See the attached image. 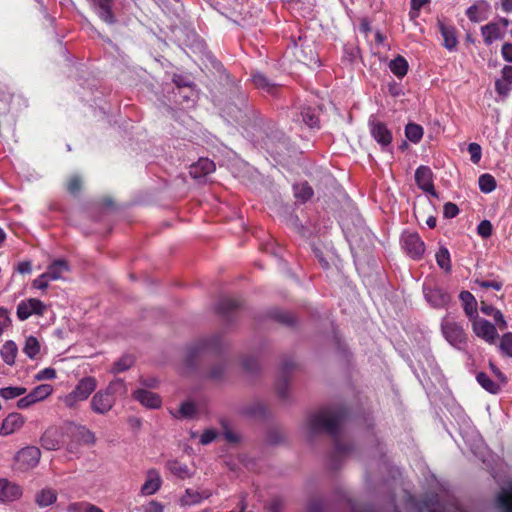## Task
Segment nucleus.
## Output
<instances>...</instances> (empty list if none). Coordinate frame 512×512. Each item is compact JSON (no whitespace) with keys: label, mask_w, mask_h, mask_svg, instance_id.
<instances>
[{"label":"nucleus","mask_w":512,"mask_h":512,"mask_svg":"<svg viewBox=\"0 0 512 512\" xmlns=\"http://www.w3.org/2000/svg\"><path fill=\"white\" fill-rule=\"evenodd\" d=\"M346 415L347 410L343 406L327 407L311 413L304 423V429L310 437L321 432H326L333 437L335 441L331 464L333 468L337 467L338 459L351 451V446L339 438L340 427Z\"/></svg>","instance_id":"1"},{"label":"nucleus","mask_w":512,"mask_h":512,"mask_svg":"<svg viewBox=\"0 0 512 512\" xmlns=\"http://www.w3.org/2000/svg\"><path fill=\"white\" fill-rule=\"evenodd\" d=\"M223 347L224 340L221 334H214L210 337L200 339L188 348L186 355L187 364L193 366L194 360L202 353H219Z\"/></svg>","instance_id":"2"},{"label":"nucleus","mask_w":512,"mask_h":512,"mask_svg":"<svg viewBox=\"0 0 512 512\" xmlns=\"http://www.w3.org/2000/svg\"><path fill=\"white\" fill-rule=\"evenodd\" d=\"M440 327L443 337L451 346L459 350L464 349L467 343V334L460 323L449 316H445Z\"/></svg>","instance_id":"3"},{"label":"nucleus","mask_w":512,"mask_h":512,"mask_svg":"<svg viewBox=\"0 0 512 512\" xmlns=\"http://www.w3.org/2000/svg\"><path fill=\"white\" fill-rule=\"evenodd\" d=\"M97 387L96 379L93 377L82 378L75 388L63 397L64 404L70 409H76L79 402L85 401Z\"/></svg>","instance_id":"4"},{"label":"nucleus","mask_w":512,"mask_h":512,"mask_svg":"<svg viewBox=\"0 0 512 512\" xmlns=\"http://www.w3.org/2000/svg\"><path fill=\"white\" fill-rule=\"evenodd\" d=\"M368 127L373 139L381 146L383 151H388L391 146L393 135L385 123L371 115L368 120Z\"/></svg>","instance_id":"5"},{"label":"nucleus","mask_w":512,"mask_h":512,"mask_svg":"<svg viewBox=\"0 0 512 512\" xmlns=\"http://www.w3.org/2000/svg\"><path fill=\"white\" fill-rule=\"evenodd\" d=\"M41 458V451L35 446H27L19 450L14 459L20 470H29L36 467Z\"/></svg>","instance_id":"6"},{"label":"nucleus","mask_w":512,"mask_h":512,"mask_svg":"<svg viewBox=\"0 0 512 512\" xmlns=\"http://www.w3.org/2000/svg\"><path fill=\"white\" fill-rule=\"evenodd\" d=\"M404 251L413 259H421L425 252V244L417 233L404 232L401 236Z\"/></svg>","instance_id":"7"},{"label":"nucleus","mask_w":512,"mask_h":512,"mask_svg":"<svg viewBox=\"0 0 512 512\" xmlns=\"http://www.w3.org/2000/svg\"><path fill=\"white\" fill-rule=\"evenodd\" d=\"M475 335L486 343L493 345L499 338L497 327L484 318H475L472 322Z\"/></svg>","instance_id":"8"},{"label":"nucleus","mask_w":512,"mask_h":512,"mask_svg":"<svg viewBox=\"0 0 512 512\" xmlns=\"http://www.w3.org/2000/svg\"><path fill=\"white\" fill-rule=\"evenodd\" d=\"M423 293L427 302L434 308H443L450 302V295L434 283L425 282Z\"/></svg>","instance_id":"9"},{"label":"nucleus","mask_w":512,"mask_h":512,"mask_svg":"<svg viewBox=\"0 0 512 512\" xmlns=\"http://www.w3.org/2000/svg\"><path fill=\"white\" fill-rule=\"evenodd\" d=\"M116 401L104 389L97 391L91 401L90 407L93 412L99 415L107 414L115 405Z\"/></svg>","instance_id":"10"},{"label":"nucleus","mask_w":512,"mask_h":512,"mask_svg":"<svg viewBox=\"0 0 512 512\" xmlns=\"http://www.w3.org/2000/svg\"><path fill=\"white\" fill-rule=\"evenodd\" d=\"M67 433L77 442L84 445H94L96 436L94 432L84 425L69 423L66 427Z\"/></svg>","instance_id":"11"},{"label":"nucleus","mask_w":512,"mask_h":512,"mask_svg":"<svg viewBox=\"0 0 512 512\" xmlns=\"http://www.w3.org/2000/svg\"><path fill=\"white\" fill-rule=\"evenodd\" d=\"M415 181L417 186L426 193L433 197H438V193L433 185V173L428 166L421 165L416 169Z\"/></svg>","instance_id":"12"},{"label":"nucleus","mask_w":512,"mask_h":512,"mask_svg":"<svg viewBox=\"0 0 512 512\" xmlns=\"http://www.w3.org/2000/svg\"><path fill=\"white\" fill-rule=\"evenodd\" d=\"M22 495L21 487L9 481L8 479H0V502H12L18 500Z\"/></svg>","instance_id":"13"},{"label":"nucleus","mask_w":512,"mask_h":512,"mask_svg":"<svg viewBox=\"0 0 512 512\" xmlns=\"http://www.w3.org/2000/svg\"><path fill=\"white\" fill-rule=\"evenodd\" d=\"M24 424V417L16 412L10 413L2 422L0 427V435L8 436L18 429H20Z\"/></svg>","instance_id":"14"},{"label":"nucleus","mask_w":512,"mask_h":512,"mask_svg":"<svg viewBox=\"0 0 512 512\" xmlns=\"http://www.w3.org/2000/svg\"><path fill=\"white\" fill-rule=\"evenodd\" d=\"M133 397L143 406L150 409H156L161 406V398L159 395L145 389H138L134 391Z\"/></svg>","instance_id":"15"},{"label":"nucleus","mask_w":512,"mask_h":512,"mask_svg":"<svg viewBox=\"0 0 512 512\" xmlns=\"http://www.w3.org/2000/svg\"><path fill=\"white\" fill-rule=\"evenodd\" d=\"M215 171V164L208 158H200L195 164L190 166L189 173L195 179H201Z\"/></svg>","instance_id":"16"},{"label":"nucleus","mask_w":512,"mask_h":512,"mask_svg":"<svg viewBox=\"0 0 512 512\" xmlns=\"http://www.w3.org/2000/svg\"><path fill=\"white\" fill-rule=\"evenodd\" d=\"M481 33L484 38V42L487 45H491L496 40H502L505 36L503 28L500 23L491 22L481 27Z\"/></svg>","instance_id":"17"},{"label":"nucleus","mask_w":512,"mask_h":512,"mask_svg":"<svg viewBox=\"0 0 512 512\" xmlns=\"http://www.w3.org/2000/svg\"><path fill=\"white\" fill-rule=\"evenodd\" d=\"M161 477L155 469H150L147 472V479L141 487V494L148 496L155 494L161 487Z\"/></svg>","instance_id":"18"},{"label":"nucleus","mask_w":512,"mask_h":512,"mask_svg":"<svg viewBox=\"0 0 512 512\" xmlns=\"http://www.w3.org/2000/svg\"><path fill=\"white\" fill-rule=\"evenodd\" d=\"M111 4L112 0H94L97 15L108 24H113L115 22V17L111 10Z\"/></svg>","instance_id":"19"},{"label":"nucleus","mask_w":512,"mask_h":512,"mask_svg":"<svg viewBox=\"0 0 512 512\" xmlns=\"http://www.w3.org/2000/svg\"><path fill=\"white\" fill-rule=\"evenodd\" d=\"M212 493L209 490L196 491L187 489L185 495L181 498L183 505H195L204 499H208Z\"/></svg>","instance_id":"20"},{"label":"nucleus","mask_w":512,"mask_h":512,"mask_svg":"<svg viewBox=\"0 0 512 512\" xmlns=\"http://www.w3.org/2000/svg\"><path fill=\"white\" fill-rule=\"evenodd\" d=\"M69 271V265L65 260L58 259L53 261L47 268L46 274L51 281L61 279L63 273Z\"/></svg>","instance_id":"21"},{"label":"nucleus","mask_w":512,"mask_h":512,"mask_svg":"<svg viewBox=\"0 0 512 512\" xmlns=\"http://www.w3.org/2000/svg\"><path fill=\"white\" fill-rule=\"evenodd\" d=\"M500 512H512V484L502 488L497 497Z\"/></svg>","instance_id":"22"},{"label":"nucleus","mask_w":512,"mask_h":512,"mask_svg":"<svg viewBox=\"0 0 512 512\" xmlns=\"http://www.w3.org/2000/svg\"><path fill=\"white\" fill-rule=\"evenodd\" d=\"M241 414L254 418H264L267 415V407L264 403L256 401L243 406Z\"/></svg>","instance_id":"23"},{"label":"nucleus","mask_w":512,"mask_h":512,"mask_svg":"<svg viewBox=\"0 0 512 512\" xmlns=\"http://www.w3.org/2000/svg\"><path fill=\"white\" fill-rule=\"evenodd\" d=\"M460 299L463 302L464 311L470 319H475L477 314V302L475 297L469 291H462Z\"/></svg>","instance_id":"24"},{"label":"nucleus","mask_w":512,"mask_h":512,"mask_svg":"<svg viewBox=\"0 0 512 512\" xmlns=\"http://www.w3.org/2000/svg\"><path fill=\"white\" fill-rule=\"evenodd\" d=\"M18 353V347L15 342L7 341L1 348L0 356L7 365H13Z\"/></svg>","instance_id":"25"},{"label":"nucleus","mask_w":512,"mask_h":512,"mask_svg":"<svg viewBox=\"0 0 512 512\" xmlns=\"http://www.w3.org/2000/svg\"><path fill=\"white\" fill-rule=\"evenodd\" d=\"M116 401L118 397H124L127 394V386L125 382L117 378L109 383L104 389Z\"/></svg>","instance_id":"26"},{"label":"nucleus","mask_w":512,"mask_h":512,"mask_svg":"<svg viewBox=\"0 0 512 512\" xmlns=\"http://www.w3.org/2000/svg\"><path fill=\"white\" fill-rule=\"evenodd\" d=\"M253 84L262 90H265L269 93H273L277 89V85L272 83L265 75L260 72H255L252 74Z\"/></svg>","instance_id":"27"},{"label":"nucleus","mask_w":512,"mask_h":512,"mask_svg":"<svg viewBox=\"0 0 512 512\" xmlns=\"http://www.w3.org/2000/svg\"><path fill=\"white\" fill-rule=\"evenodd\" d=\"M57 499V493L51 488L42 489L36 495V503L41 507H46L53 504Z\"/></svg>","instance_id":"28"},{"label":"nucleus","mask_w":512,"mask_h":512,"mask_svg":"<svg viewBox=\"0 0 512 512\" xmlns=\"http://www.w3.org/2000/svg\"><path fill=\"white\" fill-rule=\"evenodd\" d=\"M477 382L481 385L483 389L492 394H497L500 390V386L498 383L493 381L486 373L479 372L476 376Z\"/></svg>","instance_id":"29"},{"label":"nucleus","mask_w":512,"mask_h":512,"mask_svg":"<svg viewBox=\"0 0 512 512\" xmlns=\"http://www.w3.org/2000/svg\"><path fill=\"white\" fill-rule=\"evenodd\" d=\"M390 70L397 77H404L408 71V62L402 56H397L395 59L391 60L389 64Z\"/></svg>","instance_id":"30"},{"label":"nucleus","mask_w":512,"mask_h":512,"mask_svg":"<svg viewBox=\"0 0 512 512\" xmlns=\"http://www.w3.org/2000/svg\"><path fill=\"white\" fill-rule=\"evenodd\" d=\"M440 32L444 38V46L452 50L457 45V38L453 27L440 24Z\"/></svg>","instance_id":"31"},{"label":"nucleus","mask_w":512,"mask_h":512,"mask_svg":"<svg viewBox=\"0 0 512 512\" xmlns=\"http://www.w3.org/2000/svg\"><path fill=\"white\" fill-rule=\"evenodd\" d=\"M487 6H488L487 3L484 1H482L479 4H474L470 7H468V9L466 10V15L470 21L476 22V23L480 22L484 19V17L482 16V13L486 10Z\"/></svg>","instance_id":"32"},{"label":"nucleus","mask_w":512,"mask_h":512,"mask_svg":"<svg viewBox=\"0 0 512 512\" xmlns=\"http://www.w3.org/2000/svg\"><path fill=\"white\" fill-rule=\"evenodd\" d=\"M405 136L413 143H418L423 137L422 126L416 123H408L405 127Z\"/></svg>","instance_id":"33"},{"label":"nucleus","mask_w":512,"mask_h":512,"mask_svg":"<svg viewBox=\"0 0 512 512\" xmlns=\"http://www.w3.org/2000/svg\"><path fill=\"white\" fill-rule=\"evenodd\" d=\"M435 257L436 262L441 269H443L446 272L451 271L450 253L446 247L441 246L437 251Z\"/></svg>","instance_id":"34"},{"label":"nucleus","mask_w":512,"mask_h":512,"mask_svg":"<svg viewBox=\"0 0 512 512\" xmlns=\"http://www.w3.org/2000/svg\"><path fill=\"white\" fill-rule=\"evenodd\" d=\"M301 119H298V121H302L304 124H306L310 128H314L318 126V116L314 109L311 107H305L300 112Z\"/></svg>","instance_id":"35"},{"label":"nucleus","mask_w":512,"mask_h":512,"mask_svg":"<svg viewBox=\"0 0 512 512\" xmlns=\"http://www.w3.org/2000/svg\"><path fill=\"white\" fill-rule=\"evenodd\" d=\"M295 197L302 201L306 202L313 196V189L308 183H299L293 186Z\"/></svg>","instance_id":"36"},{"label":"nucleus","mask_w":512,"mask_h":512,"mask_svg":"<svg viewBox=\"0 0 512 512\" xmlns=\"http://www.w3.org/2000/svg\"><path fill=\"white\" fill-rule=\"evenodd\" d=\"M41 446L46 450H56L59 448V441L55 436L54 430H47L42 435L41 439Z\"/></svg>","instance_id":"37"},{"label":"nucleus","mask_w":512,"mask_h":512,"mask_svg":"<svg viewBox=\"0 0 512 512\" xmlns=\"http://www.w3.org/2000/svg\"><path fill=\"white\" fill-rule=\"evenodd\" d=\"M23 352L31 359L35 358L40 352V343L34 336H29L25 340Z\"/></svg>","instance_id":"38"},{"label":"nucleus","mask_w":512,"mask_h":512,"mask_svg":"<svg viewBox=\"0 0 512 512\" xmlns=\"http://www.w3.org/2000/svg\"><path fill=\"white\" fill-rule=\"evenodd\" d=\"M53 391V387L50 384H41L35 387L29 394L37 403L47 398Z\"/></svg>","instance_id":"39"},{"label":"nucleus","mask_w":512,"mask_h":512,"mask_svg":"<svg viewBox=\"0 0 512 512\" xmlns=\"http://www.w3.org/2000/svg\"><path fill=\"white\" fill-rule=\"evenodd\" d=\"M239 307V303L231 298H223L220 300L217 306V310L223 316H228L230 312L236 310Z\"/></svg>","instance_id":"40"},{"label":"nucleus","mask_w":512,"mask_h":512,"mask_svg":"<svg viewBox=\"0 0 512 512\" xmlns=\"http://www.w3.org/2000/svg\"><path fill=\"white\" fill-rule=\"evenodd\" d=\"M33 298L21 301L17 306V316L20 320H26L33 315L32 310Z\"/></svg>","instance_id":"41"},{"label":"nucleus","mask_w":512,"mask_h":512,"mask_svg":"<svg viewBox=\"0 0 512 512\" xmlns=\"http://www.w3.org/2000/svg\"><path fill=\"white\" fill-rule=\"evenodd\" d=\"M26 391L27 390L25 387H4L0 388V397H2L5 400H11L24 395Z\"/></svg>","instance_id":"42"},{"label":"nucleus","mask_w":512,"mask_h":512,"mask_svg":"<svg viewBox=\"0 0 512 512\" xmlns=\"http://www.w3.org/2000/svg\"><path fill=\"white\" fill-rule=\"evenodd\" d=\"M169 471L177 477L186 478L189 477V469L187 465L182 464L178 461H169L167 463Z\"/></svg>","instance_id":"43"},{"label":"nucleus","mask_w":512,"mask_h":512,"mask_svg":"<svg viewBox=\"0 0 512 512\" xmlns=\"http://www.w3.org/2000/svg\"><path fill=\"white\" fill-rule=\"evenodd\" d=\"M478 182L479 188L483 193H490L496 188V180L490 174H482Z\"/></svg>","instance_id":"44"},{"label":"nucleus","mask_w":512,"mask_h":512,"mask_svg":"<svg viewBox=\"0 0 512 512\" xmlns=\"http://www.w3.org/2000/svg\"><path fill=\"white\" fill-rule=\"evenodd\" d=\"M134 363V359L132 356L125 355L121 357L118 361H116L112 367L113 373L124 372L129 369Z\"/></svg>","instance_id":"45"},{"label":"nucleus","mask_w":512,"mask_h":512,"mask_svg":"<svg viewBox=\"0 0 512 512\" xmlns=\"http://www.w3.org/2000/svg\"><path fill=\"white\" fill-rule=\"evenodd\" d=\"M226 372V365L224 363L214 364L208 371L207 377L213 381L221 380Z\"/></svg>","instance_id":"46"},{"label":"nucleus","mask_w":512,"mask_h":512,"mask_svg":"<svg viewBox=\"0 0 512 512\" xmlns=\"http://www.w3.org/2000/svg\"><path fill=\"white\" fill-rule=\"evenodd\" d=\"M499 349L503 355L512 357V333H505L502 336Z\"/></svg>","instance_id":"47"},{"label":"nucleus","mask_w":512,"mask_h":512,"mask_svg":"<svg viewBox=\"0 0 512 512\" xmlns=\"http://www.w3.org/2000/svg\"><path fill=\"white\" fill-rule=\"evenodd\" d=\"M70 512H103L100 508L89 503H74L69 506Z\"/></svg>","instance_id":"48"},{"label":"nucleus","mask_w":512,"mask_h":512,"mask_svg":"<svg viewBox=\"0 0 512 512\" xmlns=\"http://www.w3.org/2000/svg\"><path fill=\"white\" fill-rule=\"evenodd\" d=\"M196 411V407L192 402H184L181 404L178 413L182 418H192Z\"/></svg>","instance_id":"49"},{"label":"nucleus","mask_w":512,"mask_h":512,"mask_svg":"<svg viewBox=\"0 0 512 512\" xmlns=\"http://www.w3.org/2000/svg\"><path fill=\"white\" fill-rule=\"evenodd\" d=\"M511 89L512 88L510 82L504 80L503 78L496 80L495 90L499 95L506 97L510 93Z\"/></svg>","instance_id":"50"},{"label":"nucleus","mask_w":512,"mask_h":512,"mask_svg":"<svg viewBox=\"0 0 512 512\" xmlns=\"http://www.w3.org/2000/svg\"><path fill=\"white\" fill-rule=\"evenodd\" d=\"M468 152L470 154V160L474 164H477L480 161L481 156H482L481 146L477 143H470L468 145Z\"/></svg>","instance_id":"51"},{"label":"nucleus","mask_w":512,"mask_h":512,"mask_svg":"<svg viewBox=\"0 0 512 512\" xmlns=\"http://www.w3.org/2000/svg\"><path fill=\"white\" fill-rule=\"evenodd\" d=\"M478 234L483 238H488L492 234V224L489 220H483L477 227Z\"/></svg>","instance_id":"52"},{"label":"nucleus","mask_w":512,"mask_h":512,"mask_svg":"<svg viewBox=\"0 0 512 512\" xmlns=\"http://www.w3.org/2000/svg\"><path fill=\"white\" fill-rule=\"evenodd\" d=\"M475 284H477L481 288H485V289L492 288L497 291H499L503 286V283L501 281H497V280L488 281V280L476 279Z\"/></svg>","instance_id":"53"},{"label":"nucleus","mask_w":512,"mask_h":512,"mask_svg":"<svg viewBox=\"0 0 512 512\" xmlns=\"http://www.w3.org/2000/svg\"><path fill=\"white\" fill-rule=\"evenodd\" d=\"M164 507L160 502L150 501L139 508V512H163Z\"/></svg>","instance_id":"54"},{"label":"nucleus","mask_w":512,"mask_h":512,"mask_svg":"<svg viewBox=\"0 0 512 512\" xmlns=\"http://www.w3.org/2000/svg\"><path fill=\"white\" fill-rule=\"evenodd\" d=\"M217 431L215 429H207L200 436V443L207 445L213 442L217 438Z\"/></svg>","instance_id":"55"},{"label":"nucleus","mask_w":512,"mask_h":512,"mask_svg":"<svg viewBox=\"0 0 512 512\" xmlns=\"http://www.w3.org/2000/svg\"><path fill=\"white\" fill-rule=\"evenodd\" d=\"M82 181L78 176L69 179L67 189L71 194H77L81 190Z\"/></svg>","instance_id":"56"},{"label":"nucleus","mask_w":512,"mask_h":512,"mask_svg":"<svg viewBox=\"0 0 512 512\" xmlns=\"http://www.w3.org/2000/svg\"><path fill=\"white\" fill-rule=\"evenodd\" d=\"M243 368L248 372H254L258 368V362L253 356H245L242 359Z\"/></svg>","instance_id":"57"},{"label":"nucleus","mask_w":512,"mask_h":512,"mask_svg":"<svg viewBox=\"0 0 512 512\" xmlns=\"http://www.w3.org/2000/svg\"><path fill=\"white\" fill-rule=\"evenodd\" d=\"M458 213H459V209L456 204H454L452 202H447L444 205L443 215L445 218H454L455 216L458 215Z\"/></svg>","instance_id":"58"},{"label":"nucleus","mask_w":512,"mask_h":512,"mask_svg":"<svg viewBox=\"0 0 512 512\" xmlns=\"http://www.w3.org/2000/svg\"><path fill=\"white\" fill-rule=\"evenodd\" d=\"M492 317L495 321V326L500 330H505L507 328V322L504 319L502 312L498 309L492 314Z\"/></svg>","instance_id":"59"},{"label":"nucleus","mask_w":512,"mask_h":512,"mask_svg":"<svg viewBox=\"0 0 512 512\" xmlns=\"http://www.w3.org/2000/svg\"><path fill=\"white\" fill-rule=\"evenodd\" d=\"M51 279L45 273L41 274L38 278L33 281V287L41 290H45L48 287V283Z\"/></svg>","instance_id":"60"},{"label":"nucleus","mask_w":512,"mask_h":512,"mask_svg":"<svg viewBox=\"0 0 512 512\" xmlns=\"http://www.w3.org/2000/svg\"><path fill=\"white\" fill-rule=\"evenodd\" d=\"M274 317L281 323L286 325H293L294 324V317L292 314L287 312H277Z\"/></svg>","instance_id":"61"},{"label":"nucleus","mask_w":512,"mask_h":512,"mask_svg":"<svg viewBox=\"0 0 512 512\" xmlns=\"http://www.w3.org/2000/svg\"><path fill=\"white\" fill-rule=\"evenodd\" d=\"M56 377V371L53 368H45L41 371H39L35 378L37 380H43V379H54Z\"/></svg>","instance_id":"62"},{"label":"nucleus","mask_w":512,"mask_h":512,"mask_svg":"<svg viewBox=\"0 0 512 512\" xmlns=\"http://www.w3.org/2000/svg\"><path fill=\"white\" fill-rule=\"evenodd\" d=\"M283 508V501L282 499L276 497L273 498L269 503V510L271 512H281Z\"/></svg>","instance_id":"63"},{"label":"nucleus","mask_w":512,"mask_h":512,"mask_svg":"<svg viewBox=\"0 0 512 512\" xmlns=\"http://www.w3.org/2000/svg\"><path fill=\"white\" fill-rule=\"evenodd\" d=\"M502 56L507 62H512V44L511 43H505L502 46Z\"/></svg>","instance_id":"64"}]
</instances>
